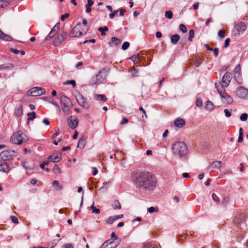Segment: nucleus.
<instances>
[{"label": "nucleus", "mask_w": 248, "mask_h": 248, "mask_svg": "<svg viewBox=\"0 0 248 248\" xmlns=\"http://www.w3.org/2000/svg\"><path fill=\"white\" fill-rule=\"evenodd\" d=\"M83 64L82 62H79L77 63H75L74 65V67L75 68H79L80 67L82 66Z\"/></svg>", "instance_id": "nucleus-53"}, {"label": "nucleus", "mask_w": 248, "mask_h": 248, "mask_svg": "<svg viewBox=\"0 0 248 248\" xmlns=\"http://www.w3.org/2000/svg\"><path fill=\"white\" fill-rule=\"evenodd\" d=\"M60 99L62 105V110L65 113H68L70 110V106L71 104L70 99L64 95H62Z\"/></svg>", "instance_id": "nucleus-6"}, {"label": "nucleus", "mask_w": 248, "mask_h": 248, "mask_svg": "<svg viewBox=\"0 0 248 248\" xmlns=\"http://www.w3.org/2000/svg\"><path fill=\"white\" fill-rule=\"evenodd\" d=\"M129 46H130V44L129 42H125L123 43L122 46V48L124 50H125L129 47Z\"/></svg>", "instance_id": "nucleus-46"}, {"label": "nucleus", "mask_w": 248, "mask_h": 248, "mask_svg": "<svg viewBox=\"0 0 248 248\" xmlns=\"http://www.w3.org/2000/svg\"><path fill=\"white\" fill-rule=\"evenodd\" d=\"M67 123L69 126L74 129L77 127L78 124V120L77 118L71 116L68 118Z\"/></svg>", "instance_id": "nucleus-15"}, {"label": "nucleus", "mask_w": 248, "mask_h": 248, "mask_svg": "<svg viewBox=\"0 0 248 248\" xmlns=\"http://www.w3.org/2000/svg\"><path fill=\"white\" fill-rule=\"evenodd\" d=\"M196 105L198 107H201L202 105V100L200 98H198L196 102Z\"/></svg>", "instance_id": "nucleus-50"}, {"label": "nucleus", "mask_w": 248, "mask_h": 248, "mask_svg": "<svg viewBox=\"0 0 248 248\" xmlns=\"http://www.w3.org/2000/svg\"><path fill=\"white\" fill-rule=\"evenodd\" d=\"M13 65L11 63H8L7 64H2L0 65V69H5L7 68H11L13 67Z\"/></svg>", "instance_id": "nucleus-39"}, {"label": "nucleus", "mask_w": 248, "mask_h": 248, "mask_svg": "<svg viewBox=\"0 0 248 248\" xmlns=\"http://www.w3.org/2000/svg\"><path fill=\"white\" fill-rule=\"evenodd\" d=\"M88 30V28L86 27V29H83V28L82 27V25L81 24H78L73 28L70 32L69 37H79L83 34L86 33Z\"/></svg>", "instance_id": "nucleus-3"}, {"label": "nucleus", "mask_w": 248, "mask_h": 248, "mask_svg": "<svg viewBox=\"0 0 248 248\" xmlns=\"http://www.w3.org/2000/svg\"><path fill=\"white\" fill-rule=\"evenodd\" d=\"M200 61V58L199 57H196L192 60V62H194L195 66L196 67H199L201 64Z\"/></svg>", "instance_id": "nucleus-36"}, {"label": "nucleus", "mask_w": 248, "mask_h": 248, "mask_svg": "<svg viewBox=\"0 0 248 248\" xmlns=\"http://www.w3.org/2000/svg\"><path fill=\"white\" fill-rule=\"evenodd\" d=\"M145 248H158L155 245L147 243L144 246Z\"/></svg>", "instance_id": "nucleus-48"}, {"label": "nucleus", "mask_w": 248, "mask_h": 248, "mask_svg": "<svg viewBox=\"0 0 248 248\" xmlns=\"http://www.w3.org/2000/svg\"><path fill=\"white\" fill-rule=\"evenodd\" d=\"M234 78L236 82L239 84H242L243 82V79L241 74H235L234 75Z\"/></svg>", "instance_id": "nucleus-32"}, {"label": "nucleus", "mask_w": 248, "mask_h": 248, "mask_svg": "<svg viewBox=\"0 0 248 248\" xmlns=\"http://www.w3.org/2000/svg\"><path fill=\"white\" fill-rule=\"evenodd\" d=\"M53 171L55 173L58 174L59 173V168L57 165H55L53 168Z\"/></svg>", "instance_id": "nucleus-49"}, {"label": "nucleus", "mask_w": 248, "mask_h": 248, "mask_svg": "<svg viewBox=\"0 0 248 248\" xmlns=\"http://www.w3.org/2000/svg\"><path fill=\"white\" fill-rule=\"evenodd\" d=\"M27 115L28 116V121H32L36 117V113L35 112H29Z\"/></svg>", "instance_id": "nucleus-31"}, {"label": "nucleus", "mask_w": 248, "mask_h": 248, "mask_svg": "<svg viewBox=\"0 0 248 248\" xmlns=\"http://www.w3.org/2000/svg\"><path fill=\"white\" fill-rule=\"evenodd\" d=\"M241 65L240 64H237L234 70V74H241Z\"/></svg>", "instance_id": "nucleus-38"}, {"label": "nucleus", "mask_w": 248, "mask_h": 248, "mask_svg": "<svg viewBox=\"0 0 248 248\" xmlns=\"http://www.w3.org/2000/svg\"><path fill=\"white\" fill-rule=\"evenodd\" d=\"M94 98L97 100H102L103 101H106L107 98L105 94H97L94 95Z\"/></svg>", "instance_id": "nucleus-28"}, {"label": "nucleus", "mask_w": 248, "mask_h": 248, "mask_svg": "<svg viewBox=\"0 0 248 248\" xmlns=\"http://www.w3.org/2000/svg\"><path fill=\"white\" fill-rule=\"evenodd\" d=\"M67 36V33L66 31H63L62 33L60 34L56 38H55L53 42V45L54 46H58L61 44L66 38Z\"/></svg>", "instance_id": "nucleus-12"}, {"label": "nucleus", "mask_w": 248, "mask_h": 248, "mask_svg": "<svg viewBox=\"0 0 248 248\" xmlns=\"http://www.w3.org/2000/svg\"><path fill=\"white\" fill-rule=\"evenodd\" d=\"M52 184H53V185L54 186L57 187V189L59 190H61L63 188L62 186L60 184V183H59L58 181L54 180Z\"/></svg>", "instance_id": "nucleus-33"}, {"label": "nucleus", "mask_w": 248, "mask_h": 248, "mask_svg": "<svg viewBox=\"0 0 248 248\" xmlns=\"http://www.w3.org/2000/svg\"><path fill=\"white\" fill-rule=\"evenodd\" d=\"M23 113V106L21 104L17 105L15 108L14 114L17 116H20Z\"/></svg>", "instance_id": "nucleus-18"}, {"label": "nucleus", "mask_w": 248, "mask_h": 248, "mask_svg": "<svg viewBox=\"0 0 248 248\" xmlns=\"http://www.w3.org/2000/svg\"><path fill=\"white\" fill-rule=\"evenodd\" d=\"M76 98L78 103L85 108H89V105L86 101V98L79 93H78L76 95Z\"/></svg>", "instance_id": "nucleus-10"}, {"label": "nucleus", "mask_w": 248, "mask_h": 248, "mask_svg": "<svg viewBox=\"0 0 248 248\" xmlns=\"http://www.w3.org/2000/svg\"><path fill=\"white\" fill-rule=\"evenodd\" d=\"M64 248H74L73 245L71 243H67L63 246Z\"/></svg>", "instance_id": "nucleus-58"}, {"label": "nucleus", "mask_w": 248, "mask_h": 248, "mask_svg": "<svg viewBox=\"0 0 248 248\" xmlns=\"http://www.w3.org/2000/svg\"><path fill=\"white\" fill-rule=\"evenodd\" d=\"M212 197L215 201L217 202L219 201V198L215 193L212 194Z\"/></svg>", "instance_id": "nucleus-61"}, {"label": "nucleus", "mask_w": 248, "mask_h": 248, "mask_svg": "<svg viewBox=\"0 0 248 248\" xmlns=\"http://www.w3.org/2000/svg\"><path fill=\"white\" fill-rule=\"evenodd\" d=\"M247 28L246 24L243 22H240L238 23L235 26V29L237 32H235L234 35L239 36L240 35V32H244Z\"/></svg>", "instance_id": "nucleus-14"}, {"label": "nucleus", "mask_w": 248, "mask_h": 248, "mask_svg": "<svg viewBox=\"0 0 248 248\" xmlns=\"http://www.w3.org/2000/svg\"><path fill=\"white\" fill-rule=\"evenodd\" d=\"M218 35L220 38H224L225 37V34L224 31L221 30H219V31L218 32Z\"/></svg>", "instance_id": "nucleus-59"}, {"label": "nucleus", "mask_w": 248, "mask_h": 248, "mask_svg": "<svg viewBox=\"0 0 248 248\" xmlns=\"http://www.w3.org/2000/svg\"><path fill=\"white\" fill-rule=\"evenodd\" d=\"M222 166V162L220 161H215L213 162L208 167V169H219Z\"/></svg>", "instance_id": "nucleus-17"}, {"label": "nucleus", "mask_w": 248, "mask_h": 248, "mask_svg": "<svg viewBox=\"0 0 248 248\" xmlns=\"http://www.w3.org/2000/svg\"><path fill=\"white\" fill-rule=\"evenodd\" d=\"M140 53L136 54L134 55H133L130 59L132 60L134 62H135L137 59H140Z\"/></svg>", "instance_id": "nucleus-43"}, {"label": "nucleus", "mask_w": 248, "mask_h": 248, "mask_svg": "<svg viewBox=\"0 0 248 248\" xmlns=\"http://www.w3.org/2000/svg\"><path fill=\"white\" fill-rule=\"evenodd\" d=\"M180 40V36L178 34L172 35L170 37L171 42L173 45H176Z\"/></svg>", "instance_id": "nucleus-24"}, {"label": "nucleus", "mask_w": 248, "mask_h": 248, "mask_svg": "<svg viewBox=\"0 0 248 248\" xmlns=\"http://www.w3.org/2000/svg\"><path fill=\"white\" fill-rule=\"evenodd\" d=\"M0 171L4 172H8L10 171L9 165L5 162L1 163L0 165Z\"/></svg>", "instance_id": "nucleus-19"}, {"label": "nucleus", "mask_w": 248, "mask_h": 248, "mask_svg": "<svg viewBox=\"0 0 248 248\" xmlns=\"http://www.w3.org/2000/svg\"><path fill=\"white\" fill-rule=\"evenodd\" d=\"M86 138L85 136H83L81 137L78 141L77 148H83L86 143Z\"/></svg>", "instance_id": "nucleus-21"}, {"label": "nucleus", "mask_w": 248, "mask_h": 248, "mask_svg": "<svg viewBox=\"0 0 248 248\" xmlns=\"http://www.w3.org/2000/svg\"><path fill=\"white\" fill-rule=\"evenodd\" d=\"M121 40L115 37L111 38V42L109 43V45L111 46H116L121 43Z\"/></svg>", "instance_id": "nucleus-25"}, {"label": "nucleus", "mask_w": 248, "mask_h": 248, "mask_svg": "<svg viewBox=\"0 0 248 248\" xmlns=\"http://www.w3.org/2000/svg\"><path fill=\"white\" fill-rule=\"evenodd\" d=\"M65 84H71L73 85V86H75L76 85V81L74 80H68L65 82Z\"/></svg>", "instance_id": "nucleus-57"}, {"label": "nucleus", "mask_w": 248, "mask_h": 248, "mask_svg": "<svg viewBox=\"0 0 248 248\" xmlns=\"http://www.w3.org/2000/svg\"><path fill=\"white\" fill-rule=\"evenodd\" d=\"M134 181L140 189L146 191L154 190L156 187L157 181L152 173L146 171H137L134 173Z\"/></svg>", "instance_id": "nucleus-1"}, {"label": "nucleus", "mask_w": 248, "mask_h": 248, "mask_svg": "<svg viewBox=\"0 0 248 248\" xmlns=\"http://www.w3.org/2000/svg\"><path fill=\"white\" fill-rule=\"evenodd\" d=\"M10 51L15 54H18L19 53V51L18 50L14 48H11L10 49Z\"/></svg>", "instance_id": "nucleus-64"}, {"label": "nucleus", "mask_w": 248, "mask_h": 248, "mask_svg": "<svg viewBox=\"0 0 248 248\" xmlns=\"http://www.w3.org/2000/svg\"><path fill=\"white\" fill-rule=\"evenodd\" d=\"M185 124V122L182 118H177L175 120L174 122V125L178 127H182Z\"/></svg>", "instance_id": "nucleus-20"}, {"label": "nucleus", "mask_w": 248, "mask_h": 248, "mask_svg": "<svg viewBox=\"0 0 248 248\" xmlns=\"http://www.w3.org/2000/svg\"><path fill=\"white\" fill-rule=\"evenodd\" d=\"M224 112L225 113V116L227 117H231V112L229 111L228 109H225L224 110Z\"/></svg>", "instance_id": "nucleus-55"}, {"label": "nucleus", "mask_w": 248, "mask_h": 248, "mask_svg": "<svg viewBox=\"0 0 248 248\" xmlns=\"http://www.w3.org/2000/svg\"><path fill=\"white\" fill-rule=\"evenodd\" d=\"M9 4V2L7 0H0V8L6 7Z\"/></svg>", "instance_id": "nucleus-41"}, {"label": "nucleus", "mask_w": 248, "mask_h": 248, "mask_svg": "<svg viewBox=\"0 0 248 248\" xmlns=\"http://www.w3.org/2000/svg\"><path fill=\"white\" fill-rule=\"evenodd\" d=\"M118 245V244H116L114 241H110L108 240L104 242L100 248H116Z\"/></svg>", "instance_id": "nucleus-16"}, {"label": "nucleus", "mask_w": 248, "mask_h": 248, "mask_svg": "<svg viewBox=\"0 0 248 248\" xmlns=\"http://www.w3.org/2000/svg\"><path fill=\"white\" fill-rule=\"evenodd\" d=\"M248 118V114L246 113H243L241 115L240 119L242 121H246Z\"/></svg>", "instance_id": "nucleus-45"}, {"label": "nucleus", "mask_w": 248, "mask_h": 248, "mask_svg": "<svg viewBox=\"0 0 248 248\" xmlns=\"http://www.w3.org/2000/svg\"><path fill=\"white\" fill-rule=\"evenodd\" d=\"M93 4V0H88L87 4L86 5V12L88 13L91 12L92 9L91 6Z\"/></svg>", "instance_id": "nucleus-26"}, {"label": "nucleus", "mask_w": 248, "mask_h": 248, "mask_svg": "<svg viewBox=\"0 0 248 248\" xmlns=\"http://www.w3.org/2000/svg\"><path fill=\"white\" fill-rule=\"evenodd\" d=\"M98 31L101 32L102 35H106L105 31H108V28L107 26H105L104 27H100L98 28Z\"/></svg>", "instance_id": "nucleus-35"}, {"label": "nucleus", "mask_w": 248, "mask_h": 248, "mask_svg": "<svg viewBox=\"0 0 248 248\" xmlns=\"http://www.w3.org/2000/svg\"><path fill=\"white\" fill-rule=\"evenodd\" d=\"M54 33L50 31V32L49 33V34L46 37V40H48L50 38H52L54 36Z\"/></svg>", "instance_id": "nucleus-63"}, {"label": "nucleus", "mask_w": 248, "mask_h": 248, "mask_svg": "<svg viewBox=\"0 0 248 248\" xmlns=\"http://www.w3.org/2000/svg\"><path fill=\"white\" fill-rule=\"evenodd\" d=\"M116 220V216H113L109 217L108 219H106V221L107 223L111 224Z\"/></svg>", "instance_id": "nucleus-30"}, {"label": "nucleus", "mask_w": 248, "mask_h": 248, "mask_svg": "<svg viewBox=\"0 0 248 248\" xmlns=\"http://www.w3.org/2000/svg\"><path fill=\"white\" fill-rule=\"evenodd\" d=\"M165 16L167 18L170 19L173 17V13L171 11H167L165 12Z\"/></svg>", "instance_id": "nucleus-40"}, {"label": "nucleus", "mask_w": 248, "mask_h": 248, "mask_svg": "<svg viewBox=\"0 0 248 248\" xmlns=\"http://www.w3.org/2000/svg\"><path fill=\"white\" fill-rule=\"evenodd\" d=\"M69 14L66 13L61 16V19L62 21H64L65 18H67L69 16Z\"/></svg>", "instance_id": "nucleus-56"}, {"label": "nucleus", "mask_w": 248, "mask_h": 248, "mask_svg": "<svg viewBox=\"0 0 248 248\" xmlns=\"http://www.w3.org/2000/svg\"><path fill=\"white\" fill-rule=\"evenodd\" d=\"M106 76L107 74L104 70L99 71L93 79L92 84H98L102 83L105 79Z\"/></svg>", "instance_id": "nucleus-7"}, {"label": "nucleus", "mask_w": 248, "mask_h": 248, "mask_svg": "<svg viewBox=\"0 0 248 248\" xmlns=\"http://www.w3.org/2000/svg\"><path fill=\"white\" fill-rule=\"evenodd\" d=\"M23 133L21 131H18L15 133L11 138V141L12 143L16 144H21L25 140L23 137Z\"/></svg>", "instance_id": "nucleus-5"}, {"label": "nucleus", "mask_w": 248, "mask_h": 248, "mask_svg": "<svg viewBox=\"0 0 248 248\" xmlns=\"http://www.w3.org/2000/svg\"><path fill=\"white\" fill-rule=\"evenodd\" d=\"M43 99L48 101L49 103H50V104H52V105H53L56 107L57 110L58 111H60V107L56 102L51 100L50 98H49L47 97H44L43 98Z\"/></svg>", "instance_id": "nucleus-23"}, {"label": "nucleus", "mask_w": 248, "mask_h": 248, "mask_svg": "<svg viewBox=\"0 0 248 248\" xmlns=\"http://www.w3.org/2000/svg\"><path fill=\"white\" fill-rule=\"evenodd\" d=\"M118 11H119V10H117L113 11V12L110 13L109 15L110 18H113L118 13Z\"/></svg>", "instance_id": "nucleus-52"}, {"label": "nucleus", "mask_w": 248, "mask_h": 248, "mask_svg": "<svg viewBox=\"0 0 248 248\" xmlns=\"http://www.w3.org/2000/svg\"><path fill=\"white\" fill-rule=\"evenodd\" d=\"M230 42V39L229 38H227L225 40V43H224V47L225 48H227L229 46Z\"/></svg>", "instance_id": "nucleus-60"}, {"label": "nucleus", "mask_w": 248, "mask_h": 248, "mask_svg": "<svg viewBox=\"0 0 248 248\" xmlns=\"http://www.w3.org/2000/svg\"><path fill=\"white\" fill-rule=\"evenodd\" d=\"M46 91L44 88L35 87L31 88L29 91V93L32 96H40L45 93Z\"/></svg>", "instance_id": "nucleus-9"}, {"label": "nucleus", "mask_w": 248, "mask_h": 248, "mask_svg": "<svg viewBox=\"0 0 248 248\" xmlns=\"http://www.w3.org/2000/svg\"><path fill=\"white\" fill-rule=\"evenodd\" d=\"M139 110L142 111V113H143L142 115V118H144V116L145 117V118L147 117V114L146 113L145 110L143 109V108L142 107H140L139 108Z\"/></svg>", "instance_id": "nucleus-54"}, {"label": "nucleus", "mask_w": 248, "mask_h": 248, "mask_svg": "<svg viewBox=\"0 0 248 248\" xmlns=\"http://www.w3.org/2000/svg\"><path fill=\"white\" fill-rule=\"evenodd\" d=\"M112 207L114 210H119L121 208V206L118 201H115L113 204Z\"/></svg>", "instance_id": "nucleus-29"}, {"label": "nucleus", "mask_w": 248, "mask_h": 248, "mask_svg": "<svg viewBox=\"0 0 248 248\" xmlns=\"http://www.w3.org/2000/svg\"><path fill=\"white\" fill-rule=\"evenodd\" d=\"M48 159L53 162H58L61 159V156L58 155H50L48 156Z\"/></svg>", "instance_id": "nucleus-22"}, {"label": "nucleus", "mask_w": 248, "mask_h": 248, "mask_svg": "<svg viewBox=\"0 0 248 248\" xmlns=\"http://www.w3.org/2000/svg\"><path fill=\"white\" fill-rule=\"evenodd\" d=\"M147 211L149 213H153L154 212H157L158 209L157 207H150L148 208Z\"/></svg>", "instance_id": "nucleus-44"}, {"label": "nucleus", "mask_w": 248, "mask_h": 248, "mask_svg": "<svg viewBox=\"0 0 248 248\" xmlns=\"http://www.w3.org/2000/svg\"><path fill=\"white\" fill-rule=\"evenodd\" d=\"M172 150L173 155L180 158H184L187 153L186 145L181 141L174 143L172 146Z\"/></svg>", "instance_id": "nucleus-2"}, {"label": "nucleus", "mask_w": 248, "mask_h": 248, "mask_svg": "<svg viewBox=\"0 0 248 248\" xmlns=\"http://www.w3.org/2000/svg\"><path fill=\"white\" fill-rule=\"evenodd\" d=\"M92 209V212L93 213H96V214H99L100 213V210L99 209L96 208V207H95L94 205H92L91 207Z\"/></svg>", "instance_id": "nucleus-47"}, {"label": "nucleus", "mask_w": 248, "mask_h": 248, "mask_svg": "<svg viewBox=\"0 0 248 248\" xmlns=\"http://www.w3.org/2000/svg\"><path fill=\"white\" fill-rule=\"evenodd\" d=\"M215 86L218 93L221 97L223 102L227 104H231L233 102L232 97L230 95H228L226 93L222 92L220 88V83H216Z\"/></svg>", "instance_id": "nucleus-4"}, {"label": "nucleus", "mask_w": 248, "mask_h": 248, "mask_svg": "<svg viewBox=\"0 0 248 248\" xmlns=\"http://www.w3.org/2000/svg\"><path fill=\"white\" fill-rule=\"evenodd\" d=\"M179 30H181L183 33H186L187 32V30L186 27L183 24H181L179 25Z\"/></svg>", "instance_id": "nucleus-42"}, {"label": "nucleus", "mask_w": 248, "mask_h": 248, "mask_svg": "<svg viewBox=\"0 0 248 248\" xmlns=\"http://www.w3.org/2000/svg\"><path fill=\"white\" fill-rule=\"evenodd\" d=\"M21 165L26 170H28L29 169V167L28 166L27 163L26 162H22Z\"/></svg>", "instance_id": "nucleus-62"}, {"label": "nucleus", "mask_w": 248, "mask_h": 248, "mask_svg": "<svg viewBox=\"0 0 248 248\" xmlns=\"http://www.w3.org/2000/svg\"><path fill=\"white\" fill-rule=\"evenodd\" d=\"M11 219L12 222L15 224H17L18 223V218L16 217L12 216L11 217Z\"/></svg>", "instance_id": "nucleus-51"}, {"label": "nucleus", "mask_w": 248, "mask_h": 248, "mask_svg": "<svg viewBox=\"0 0 248 248\" xmlns=\"http://www.w3.org/2000/svg\"><path fill=\"white\" fill-rule=\"evenodd\" d=\"M0 39H1L5 41H10L11 40V37L9 36L8 35H7L3 33L0 30Z\"/></svg>", "instance_id": "nucleus-27"}, {"label": "nucleus", "mask_w": 248, "mask_h": 248, "mask_svg": "<svg viewBox=\"0 0 248 248\" xmlns=\"http://www.w3.org/2000/svg\"><path fill=\"white\" fill-rule=\"evenodd\" d=\"M232 79V74L231 73L226 72L222 78L221 88H226L229 86Z\"/></svg>", "instance_id": "nucleus-11"}, {"label": "nucleus", "mask_w": 248, "mask_h": 248, "mask_svg": "<svg viewBox=\"0 0 248 248\" xmlns=\"http://www.w3.org/2000/svg\"><path fill=\"white\" fill-rule=\"evenodd\" d=\"M15 152L13 150L4 151L0 154V160L5 161L10 160L13 156H15Z\"/></svg>", "instance_id": "nucleus-8"}, {"label": "nucleus", "mask_w": 248, "mask_h": 248, "mask_svg": "<svg viewBox=\"0 0 248 248\" xmlns=\"http://www.w3.org/2000/svg\"><path fill=\"white\" fill-rule=\"evenodd\" d=\"M206 108L209 110H212L214 108V105L212 102L207 101L206 103Z\"/></svg>", "instance_id": "nucleus-34"}, {"label": "nucleus", "mask_w": 248, "mask_h": 248, "mask_svg": "<svg viewBox=\"0 0 248 248\" xmlns=\"http://www.w3.org/2000/svg\"><path fill=\"white\" fill-rule=\"evenodd\" d=\"M236 93L238 97L242 98L248 97V90L244 87L238 88Z\"/></svg>", "instance_id": "nucleus-13"}, {"label": "nucleus", "mask_w": 248, "mask_h": 248, "mask_svg": "<svg viewBox=\"0 0 248 248\" xmlns=\"http://www.w3.org/2000/svg\"><path fill=\"white\" fill-rule=\"evenodd\" d=\"M195 32L192 29L190 30L189 31V37H188V40L190 42L192 41L193 38L194 37Z\"/></svg>", "instance_id": "nucleus-37"}]
</instances>
